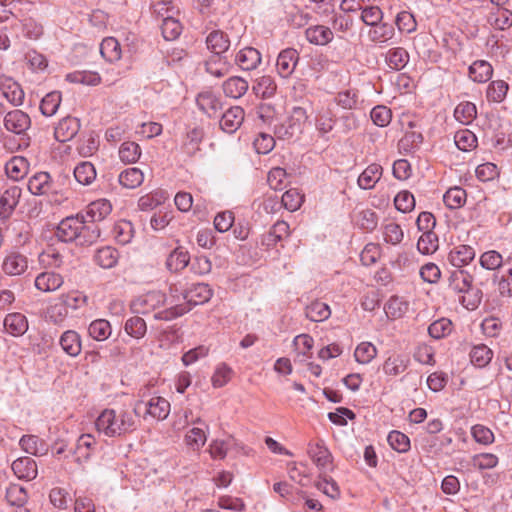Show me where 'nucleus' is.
Masks as SVG:
<instances>
[{
  "label": "nucleus",
  "mask_w": 512,
  "mask_h": 512,
  "mask_svg": "<svg viewBox=\"0 0 512 512\" xmlns=\"http://www.w3.org/2000/svg\"><path fill=\"white\" fill-rule=\"evenodd\" d=\"M135 410L105 409L96 419L99 432L108 437L121 436L136 429Z\"/></svg>",
  "instance_id": "obj_1"
},
{
  "label": "nucleus",
  "mask_w": 512,
  "mask_h": 512,
  "mask_svg": "<svg viewBox=\"0 0 512 512\" xmlns=\"http://www.w3.org/2000/svg\"><path fill=\"white\" fill-rule=\"evenodd\" d=\"M136 415L143 411L144 419L148 417L161 421L168 417L170 413V403L163 397L154 396L147 402L138 401L134 407Z\"/></svg>",
  "instance_id": "obj_2"
},
{
  "label": "nucleus",
  "mask_w": 512,
  "mask_h": 512,
  "mask_svg": "<svg viewBox=\"0 0 512 512\" xmlns=\"http://www.w3.org/2000/svg\"><path fill=\"white\" fill-rule=\"evenodd\" d=\"M185 290L178 287L177 284L170 285L169 292L170 296L167 297V304L170 305L168 309L157 312L154 315L156 320L171 321L177 317L184 315L190 311V306L185 304H179L180 298Z\"/></svg>",
  "instance_id": "obj_3"
},
{
  "label": "nucleus",
  "mask_w": 512,
  "mask_h": 512,
  "mask_svg": "<svg viewBox=\"0 0 512 512\" xmlns=\"http://www.w3.org/2000/svg\"><path fill=\"white\" fill-rule=\"evenodd\" d=\"M167 296L159 290L149 291L134 298L130 303V309L135 314H148L166 304Z\"/></svg>",
  "instance_id": "obj_4"
},
{
  "label": "nucleus",
  "mask_w": 512,
  "mask_h": 512,
  "mask_svg": "<svg viewBox=\"0 0 512 512\" xmlns=\"http://www.w3.org/2000/svg\"><path fill=\"white\" fill-rule=\"evenodd\" d=\"M307 452L321 474L332 470V454L325 446L324 441L319 440L316 443H309Z\"/></svg>",
  "instance_id": "obj_5"
},
{
  "label": "nucleus",
  "mask_w": 512,
  "mask_h": 512,
  "mask_svg": "<svg viewBox=\"0 0 512 512\" xmlns=\"http://www.w3.org/2000/svg\"><path fill=\"white\" fill-rule=\"evenodd\" d=\"M82 219L83 215L81 213L63 219L57 226L56 237L65 243H76Z\"/></svg>",
  "instance_id": "obj_6"
},
{
  "label": "nucleus",
  "mask_w": 512,
  "mask_h": 512,
  "mask_svg": "<svg viewBox=\"0 0 512 512\" xmlns=\"http://www.w3.org/2000/svg\"><path fill=\"white\" fill-rule=\"evenodd\" d=\"M0 90L2 95L13 106H21L24 101L25 93L20 84L12 77L7 75H0Z\"/></svg>",
  "instance_id": "obj_7"
},
{
  "label": "nucleus",
  "mask_w": 512,
  "mask_h": 512,
  "mask_svg": "<svg viewBox=\"0 0 512 512\" xmlns=\"http://www.w3.org/2000/svg\"><path fill=\"white\" fill-rule=\"evenodd\" d=\"M30 126V116L22 110H12L4 117V127L11 133L21 135L25 133Z\"/></svg>",
  "instance_id": "obj_8"
},
{
  "label": "nucleus",
  "mask_w": 512,
  "mask_h": 512,
  "mask_svg": "<svg viewBox=\"0 0 512 512\" xmlns=\"http://www.w3.org/2000/svg\"><path fill=\"white\" fill-rule=\"evenodd\" d=\"M299 53L294 48H286L282 50L276 61V70L280 77L282 78H289L299 61Z\"/></svg>",
  "instance_id": "obj_9"
},
{
  "label": "nucleus",
  "mask_w": 512,
  "mask_h": 512,
  "mask_svg": "<svg viewBox=\"0 0 512 512\" xmlns=\"http://www.w3.org/2000/svg\"><path fill=\"white\" fill-rule=\"evenodd\" d=\"M212 295V289L208 284L196 283L184 291L182 299L186 301V305L190 306L191 309L192 306L209 301Z\"/></svg>",
  "instance_id": "obj_10"
},
{
  "label": "nucleus",
  "mask_w": 512,
  "mask_h": 512,
  "mask_svg": "<svg viewBox=\"0 0 512 512\" xmlns=\"http://www.w3.org/2000/svg\"><path fill=\"white\" fill-rule=\"evenodd\" d=\"M306 118V110L302 107H295L293 109L292 117L288 120V123H282L275 127L274 132L276 136L281 139L291 138L297 131H300V125L296 124V122H300Z\"/></svg>",
  "instance_id": "obj_11"
},
{
  "label": "nucleus",
  "mask_w": 512,
  "mask_h": 512,
  "mask_svg": "<svg viewBox=\"0 0 512 512\" xmlns=\"http://www.w3.org/2000/svg\"><path fill=\"white\" fill-rule=\"evenodd\" d=\"M21 197V188L17 185L8 187L0 195V219H7L10 217L15 207L19 203Z\"/></svg>",
  "instance_id": "obj_12"
},
{
  "label": "nucleus",
  "mask_w": 512,
  "mask_h": 512,
  "mask_svg": "<svg viewBox=\"0 0 512 512\" xmlns=\"http://www.w3.org/2000/svg\"><path fill=\"white\" fill-rule=\"evenodd\" d=\"M28 268V259L19 252H10L2 262V270L6 275L19 276Z\"/></svg>",
  "instance_id": "obj_13"
},
{
  "label": "nucleus",
  "mask_w": 512,
  "mask_h": 512,
  "mask_svg": "<svg viewBox=\"0 0 512 512\" xmlns=\"http://www.w3.org/2000/svg\"><path fill=\"white\" fill-rule=\"evenodd\" d=\"M76 244L81 246H89L98 241L101 236L99 224L93 223L83 216L78 230Z\"/></svg>",
  "instance_id": "obj_14"
},
{
  "label": "nucleus",
  "mask_w": 512,
  "mask_h": 512,
  "mask_svg": "<svg viewBox=\"0 0 512 512\" xmlns=\"http://www.w3.org/2000/svg\"><path fill=\"white\" fill-rule=\"evenodd\" d=\"M244 110L240 106H233L226 110L220 119L221 129L229 134L236 132L244 120Z\"/></svg>",
  "instance_id": "obj_15"
},
{
  "label": "nucleus",
  "mask_w": 512,
  "mask_h": 512,
  "mask_svg": "<svg viewBox=\"0 0 512 512\" xmlns=\"http://www.w3.org/2000/svg\"><path fill=\"white\" fill-rule=\"evenodd\" d=\"M80 129V122L75 117H65L55 127L54 135L57 141L67 142L73 139Z\"/></svg>",
  "instance_id": "obj_16"
},
{
  "label": "nucleus",
  "mask_w": 512,
  "mask_h": 512,
  "mask_svg": "<svg viewBox=\"0 0 512 512\" xmlns=\"http://www.w3.org/2000/svg\"><path fill=\"white\" fill-rule=\"evenodd\" d=\"M260 52L253 47H245L238 51L235 56V63L245 71L256 69L261 63Z\"/></svg>",
  "instance_id": "obj_17"
},
{
  "label": "nucleus",
  "mask_w": 512,
  "mask_h": 512,
  "mask_svg": "<svg viewBox=\"0 0 512 512\" xmlns=\"http://www.w3.org/2000/svg\"><path fill=\"white\" fill-rule=\"evenodd\" d=\"M64 283L62 275L54 271H45L35 278V287L42 292H53L58 290Z\"/></svg>",
  "instance_id": "obj_18"
},
{
  "label": "nucleus",
  "mask_w": 512,
  "mask_h": 512,
  "mask_svg": "<svg viewBox=\"0 0 512 512\" xmlns=\"http://www.w3.org/2000/svg\"><path fill=\"white\" fill-rule=\"evenodd\" d=\"M204 67L205 71L210 75L221 78L229 73L231 64L225 55L212 54L205 60Z\"/></svg>",
  "instance_id": "obj_19"
},
{
  "label": "nucleus",
  "mask_w": 512,
  "mask_h": 512,
  "mask_svg": "<svg viewBox=\"0 0 512 512\" xmlns=\"http://www.w3.org/2000/svg\"><path fill=\"white\" fill-rule=\"evenodd\" d=\"M112 211L111 203L106 199H99L90 203L85 212L81 214L93 223L98 224Z\"/></svg>",
  "instance_id": "obj_20"
},
{
  "label": "nucleus",
  "mask_w": 512,
  "mask_h": 512,
  "mask_svg": "<svg viewBox=\"0 0 512 512\" xmlns=\"http://www.w3.org/2000/svg\"><path fill=\"white\" fill-rule=\"evenodd\" d=\"M473 277L463 269H456L452 271L448 278L449 288L460 296L467 292L470 285H472Z\"/></svg>",
  "instance_id": "obj_21"
},
{
  "label": "nucleus",
  "mask_w": 512,
  "mask_h": 512,
  "mask_svg": "<svg viewBox=\"0 0 512 512\" xmlns=\"http://www.w3.org/2000/svg\"><path fill=\"white\" fill-rule=\"evenodd\" d=\"M4 328L12 336H22L28 330V320L19 312L10 313L4 319Z\"/></svg>",
  "instance_id": "obj_22"
},
{
  "label": "nucleus",
  "mask_w": 512,
  "mask_h": 512,
  "mask_svg": "<svg viewBox=\"0 0 512 512\" xmlns=\"http://www.w3.org/2000/svg\"><path fill=\"white\" fill-rule=\"evenodd\" d=\"M475 257V250L469 245L455 246L448 254V261L458 269L469 264Z\"/></svg>",
  "instance_id": "obj_23"
},
{
  "label": "nucleus",
  "mask_w": 512,
  "mask_h": 512,
  "mask_svg": "<svg viewBox=\"0 0 512 512\" xmlns=\"http://www.w3.org/2000/svg\"><path fill=\"white\" fill-rule=\"evenodd\" d=\"M410 363L407 356L402 354H392L386 358L382 365V370L385 375L396 377L403 373Z\"/></svg>",
  "instance_id": "obj_24"
},
{
  "label": "nucleus",
  "mask_w": 512,
  "mask_h": 512,
  "mask_svg": "<svg viewBox=\"0 0 512 512\" xmlns=\"http://www.w3.org/2000/svg\"><path fill=\"white\" fill-rule=\"evenodd\" d=\"M62 350L71 357H77L82 350L80 335L74 330L65 331L59 339Z\"/></svg>",
  "instance_id": "obj_25"
},
{
  "label": "nucleus",
  "mask_w": 512,
  "mask_h": 512,
  "mask_svg": "<svg viewBox=\"0 0 512 512\" xmlns=\"http://www.w3.org/2000/svg\"><path fill=\"white\" fill-rule=\"evenodd\" d=\"M12 470L19 479L32 480L37 476L36 462L30 457H21L12 463Z\"/></svg>",
  "instance_id": "obj_26"
},
{
  "label": "nucleus",
  "mask_w": 512,
  "mask_h": 512,
  "mask_svg": "<svg viewBox=\"0 0 512 512\" xmlns=\"http://www.w3.org/2000/svg\"><path fill=\"white\" fill-rule=\"evenodd\" d=\"M96 440L91 434L81 435L74 450L75 459L81 463L87 461L95 450Z\"/></svg>",
  "instance_id": "obj_27"
},
{
  "label": "nucleus",
  "mask_w": 512,
  "mask_h": 512,
  "mask_svg": "<svg viewBox=\"0 0 512 512\" xmlns=\"http://www.w3.org/2000/svg\"><path fill=\"white\" fill-rule=\"evenodd\" d=\"M206 44L212 54L224 55L230 47V39L223 31L214 30L206 37Z\"/></svg>",
  "instance_id": "obj_28"
},
{
  "label": "nucleus",
  "mask_w": 512,
  "mask_h": 512,
  "mask_svg": "<svg viewBox=\"0 0 512 512\" xmlns=\"http://www.w3.org/2000/svg\"><path fill=\"white\" fill-rule=\"evenodd\" d=\"M196 103L199 109L208 117H215L217 112L221 109L220 100L212 92H201L196 98Z\"/></svg>",
  "instance_id": "obj_29"
},
{
  "label": "nucleus",
  "mask_w": 512,
  "mask_h": 512,
  "mask_svg": "<svg viewBox=\"0 0 512 512\" xmlns=\"http://www.w3.org/2000/svg\"><path fill=\"white\" fill-rule=\"evenodd\" d=\"M28 170L29 163L27 159L22 156L12 157L5 165L7 176L14 181L23 179L27 175Z\"/></svg>",
  "instance_id": "obj_30"
},
{
  "label": "nucleus",
  "mask_w": 512,
  "mask_h": 512,
  "mask_svg": "<svg viewBox=\"0 0 512 512\" xmlns=\"http://www.w3.org/2000/svg\"><path fill=\"white\" fill-rule=\"evenodd\" d=\"M28 189L34 195H44L52 191L50 174L39 172L34 174L28 181Z\"/></svg>",
  "instance_id": "obj_31"
},
{
  "label": "nucleus",
  "mask_w": 512,
  "mask_h": 512,
  "mask_svg": "<svg viewBox=\"0 0 512 512\" xmlns=\"http://www.w3.org/2000/svg\"><path fill=\"white\" fill-rule=\"evenodd\" d=\"M306 39L315 45H327L333 40V32L324 25H315L306 29Z\"/></svg>",
  "instance_id": "obj_32"
},
{
  "label": "nucleus",
  "mask_w": 512,
  "mask_h": 512,
  "mask_svg": "<svg viewBox=\"0 0 512 512\" xmlns=\"http://www.w3.org/2000/svg\"><path fill=\"white\" fill-rule=\"evenodd\" d=\"M252 90L257 97L269 99L276 94L277 84L272 76L263 75L255 80Z\"/></svg>",
  "instance_id": "obj_33"
},
{
  "label": "nucleus",
  "mask_w": 512,
  "mask_h": 512,
  "mask_svg": "<svg viewBox=\"0 0 512 512\" xmlns=\"http://www.w3.org/2000/svg\"><path fill=\"white\" fill-rule=\"evenodd\" d=\"M21 448L34 456L45 455L48 451L46 442L35 435H24L19 441Z\"/></svg>",
  "instance_id": "obj_34"
},
{
  "label": "nucleus",
  "mask_w": 512,
  "mask_h": 512,
  "mask_svg": "<svg viewBox=\"0 0 512 512\" xmlns=\"http://www.w3.org/2000/svg\"><path fill=\"white\" fill-rule=\"evenodd\" d=\"M493 74L492 65L485 60H476L469 66V77L478 83H485Z\"/></svg>",
  "instance_id": "obj_35"
},
{
  "label": "nucleus",
  "mask_w": 512,
  "mask_h": 512,
  "mask_svg": "<svg viewBox=\"0 0 512 512\" xmlns=\"http://www.w3.org/2000/svg\"><path fill=\"white\" fill-rule=\"evenodd\" d=\"M222 87L226 96L238 99L247 92L249 84L244 78L233 76L228 78Z\"/></svg>",
  "instance_id": "obj_36"
},
{
  "label": "nucleus",
  "mask_w": 512,
  "mask_h": 512,
  "mask_svg": "<svg viewBox=\"0 0 512 512\" xmlns=\"http://www.w3.org/2000/svg\"><path fill=\"white\" fill-rule=\"evenodd\" d=\"M100 53L106 61L110 63L117 62L122 56L120 43L114 37H106L100 44Z\"/></svg>",
  "instance_id": "obj_37"
},
{
  "label": "nucleus",
  "mask_w": 512,
  "mask_h": 512,
  "mask_svg": "<svg viewBox=\"0 0 512 512\" xmlns=\"http://www.w3.org/2000/svg\"><path fill=\"white\" fill-rule=\"evenodd\" d=\"M70 316L65 305L58 297L54 303L50 304L45 311L46 321L54 325H63L66 319Z\"/></svg>",
  "instance_id": "obj_38"
},
{
  "label": "nucleus",
  "mask_w": 512,
  "mask_h": 512,
  "mask_svg": "<svg viewBox=\"0 0 512 512\" xmlns=\"http://www.w3.org/2000/svg\"><path fill=\"white\" fill-rule=\"evenodd\" d=\"M382 167L379 164L369 165L358 177V185L360 188L368 190L372 189L382 176Z\"/></svg>",
  "instance_id": "obj_39"
},
{
  "label": "nucleus",
  "mask_w": 512,
  "mask_h": 512,
  "mask_svg": "<svg viewBox=\"0 0 512 512\" xmlns=\"http://www.w3.org/2000/svg\"><path fill=\"white\" fill-rule=\"evenodd\" d=\"M144 181V173L136 167L123 170L118 176L119 184L127 189H135Z\"/></svg>",
  "instance_id": "obj_40"
},
{
  "label": "nucleus",
  "mask_w": 512,
  "mask_h": 512,
  "mask_svg": "<svg viewBox=\"0 0 512 512\" xmlns=\"http://www.w3.org/2000/svg\"><path fill=\"white\" fill-rule=\"evenodd\" d=\"M388 66L396 71L402 70L409 62V53L403 47L391 48L385 56Z\"/></svg>",
  "instance_id": "obj_41"
},
{
  "label": "nucleus",
  "mask_w": 512,
  "mask_h": 512,
  "mask_svg": "<svg viewBox=\"0 0 512 512\" xmlns=\"http://www.w3.org/2000/svg\"><path fill=\"white\" fill-rule=\"evenodd\" d=\"M59 298L70 314L85 307L88 302V297L77 290L61 294Z\"/></svg>",
  "instance_id": "obj_42"
},
{
  "label": "nucleus",
  "mask_w": 512,
  "mask_h": 512,
  "mask_svg": "<svg viewBox=\"0 0 512 512\" xmlns=\"http://www.w3.org/2000/svg\"><path fill=\"white\" fill-rule=\"evenodd\" d=\"M119 259L118 251L110 246L98 249L94 255V261L104 269L113 268Z\"/></svg>",
  "instance_id": "obj_43"
},
{
  "label": "nucleus",
  "mask_w": 512,
  "mask_h": 512,
  "mask_svg": "<svg viewBox=\"0 0 512 512\" xmlns=\"http://www.w3.org/2000/svg\"><path fill=\"white\" fill-rule=\"evenodd\" d=\"M97 173L95 166L88 161L80 162L74 168V177L76 181L84 186L92 184L96 179Z\"/></svg>",
  "instance_id": "obj_44"
},
{
  "label": "nucleus",
  "mask_w": 512,
  "mask_h": 512,
  "mask_svg": "<svg viewBox=\"0 0 512 512\" xmlns=\"http://www.w3.org/2000/svg\"><path fill=\"white\" fill-rule=\"evenodd\" d=\"M306 317L313 322H322L331 315L330 307L321 301H313L305 308Z\"/></svg>",
  "instance_id": "obj_45"
},
{
  "label": "nucleus",
  "mask_w": 512,
  "mask_h": 512,
  "mask_svg": "<svg viewBox=\"0 0 512 512\" xmlns=\"http://www.w3.org/2000/svg\"><path fill=\"white\" fill-rule=\"evenodd\" d=\"M476 116V105L469 101L460 102L454 110L455 119L464 125L471 124L476 118Z\"/></svg>",
  "instance_id": "obj_46"
},
{
  "label": "nucleus",
  "mask_w": 512,
  "mask_h": 512,
  "mask_svg": "<svg viewBox=\"0 0 512 512\" xmlns=\"http://www.w3.org/2000/svg\"><path fill=\"white\" fill-rule=\"evenodd\" d=\"M385 313L388 318H402L409 309V303L398 296L391 297L385 304Z\"/></svg>",
  "instance_id": "obj_47"
},
{
  "label": "nucleus",
  "mask_w": 512,
  "mask_h": 512,
  "mask_svg": "<svg viewBox=\"0 0 512 512\" xmlns=\"http://www.w3.org/2000/svg\"><path fill=\"white\" fill-rule=\"evenodd\" d=\"M466 197V191L459 186H455L445 192L443 201L449 209L453 210L462 207L466 202Z\"/></svg>",
  "instance_id": "obj_48"
},
{
  "label": "nucleus",
  "mask_w": 512,
  "mask_h": 512,
  "mask_svg": "<svg viewBox=\"0 0 512 512\" xmlns=\"http://www.w3.org/2000/svg\"><path fill=\"white\" fill-rule=\"evenodd\" d=\"M190 257L188 252L179 248L170 253L166 260V267L171 272H179L189 264Z\"/></svg>",
  "instance_id": "obj_49"
},
{
  "label": "nucleus",
  "mask_w": 512,
  "mask_h": 512,
  "mask_svg": "<svg viewBox=\"0 0 512 512\" xmlns=\"http://www.w3.org/2000/svg\"><path fill=\"white\" fill-rule=\"evenodd\" d=\"M234 446H236V441L231 436L225 440H213L209 445V453L213 459L222 460Z\"/></svg>",
  "instance_id": "obj_50"
},
{
  "label": "nucleus",
  "mask_w": 512,
  "mask_h": 512,
  "mask_svg": "<svg viewBox=\"0 0 512 512\" xmlns=\"http://www.w3.org/2000/svg\"><path fill=\"white\" fill-rule=\"evenodd\" d=\"M70 83L96 86L101 82V77L94 71H75L66 75Z\"/></svg>",
  "instance_id": "obj_51"
},
{
  "label": "nucleus",
  "mask_w": 512,
  "mask_h": 512,
  "mask_svg": "<svg viewBox=\"0 0 512 512\" xmlns=\"http://www.w3.org/2000/svg\"><path fill=\"white\" fill-rule=\"evenodd\" d=\"M493 352L484 344L476 345L470 351L471 363L479 368L485 367L490 363Z\"/></svg>",
  "instance_id": "obj_52"
},
{
  "label": "nucleus",
  "mask_w": 512,
  "mask_h": 512,
  "mask_svg": "<svg viewBox=\"0 0 512 512\" xmlns=\"http://www.w3.org/2000/svg\"><path fill=\"white\" fill-rule=\"evenodd\" d=\"M140 156L141 148L136 142L126 141L121 144L119 148V158L123 163H135Z\"/></svg>",
  "instance_id": "obj_53"
},
{
  "label": "nucleus",
  "mask_w": 512,
  "mask_h": 512,
  "mask_svg": "<svg viewBox=\"0 0 512 512\" xmlns=\"http://www.w3.org/2000/svg\"><path fill=\"white\" fill-rule=\"evenodd\" d=\"M454 142L458 149L468 152L477 146V137L472 131L462 129L455 133Z\"/></svg>",
  "instance_id": "obj_54"
},
{
  "label": "nucleus",
  "mask_w": 512,
  "mask_h": 512,
  "mask_svg": "<svg viewBox=\"0 0 512 512\" xmlns=\"http://www.w3.org/2000/svg\"><path fill=\"white\" fill-rule=\"evenodd\" d=\"M438 247L439 240L435 232L422 233L417 242V249L423 255L433 254L437 251Z\"/></svg>",
  "instance_id": "obj_55"
},
{
  "label": "nucleus",
  "mask_w": 512,
  "mask_h": 512,
  "mask_svg": "<svg viewBox=\"0 0 512 512\" xmlns=\"http://www.w3.org/2000/svg\"><path fill=\"white\" fill-rule=\"evenodd\" d=\"M467 292L458 296L459 302L468 310H475L482 301L483 293L481 289L470 285Z\"/></svg>",
  "instance_id": "obj_56"
},
{
  "label": "nucleus",
  "mask_w": 512,
  "mask_h": 512,
  "mask_svg": "<svg viewBox=\"0 0 512 512\" xmlns=\"http://www.w3.org/2000/svg\"><path fill=\"white\" fill-rule=\"evenodd\" d=\"M28 499L26 489L19 484H10L6 489V500L12 506L21 507Z\"/></svg>",
  "instance_id": "obj_57"
},
{
  "label": "nucleus",
  "mask_w": 512,
  "mask_h": 512,
  "mask_svg": "<svg viewBox=\"0 0 512 512\" xmlns=\"http://www.w3.org/2000/svg\"><path fill=\"white\" fill-rule=\"evenodd\" d=\"M88 332L93 339L104 341L111 335V325L105 319H97L91 322Z\"/></svg>",
  "instance_id": "obj_58"
},
{
  "label": "nucleus",
  "mask_w": 512,
  "mask_h": 512,
  "mask_svg": "<svg viewBox=\"0 0 512 512\" xmlns=\"http://www.w3.org/2000/svg\"><path fill=\"white\" fill-rule=\"evenodd\" d=\"M372 27L373 29L369 31V38L375 43H385L392 39L395 34L394 27L388 23L377 24Z\"/></svg>",
  "instance_id": "obj_59"
},
{
  "label": "nucleus",
  "mask_w": 512,
  "mask_h": 512,
  "mask_svg": "<svg viewBox=\"0 0 512 512\" xmlns=\"http://www.w3.org/2000/svg\"><path fill=\"white\" fill-rule=\"evenodd\" d=\"M61 103V93L52 91L45 95L40 103V111L44 116H53Z\"/></svg>",
  "instance_id": "obj_60"
},
{
  "label": "nucleus",
  "mask_w": 512,
  "mask_h": 512,
  "mask_svg": "<svg viewBox=\"0 0 512 512\" xmlns=\"http://www.w3.org/2000/svg\"><path fill=\"white\" fill-rule=\"evenodd\" d=\"M335 124L334 116L328 109H321L316 115L315 126L321 136L332 131Z\"/></svg>",
  "instance_id": "obj_61"
},
{
  "label": "nucleus",
  "mask_w": 512,
  "mask_h": 512,
  "mask_svg": "<svg viewBox=\"0 0 512 512\" xmlns=\"http://www.w3.org/2000/svg\"><path fill=\"white\" fill-rule=\"evenodd\" d=\"M124 329L131 337L135 339H141L146 334L147 325L143 318L139 316H133L126 320Z\"/></svg>",
  "instance_id": "obj_62"
},
{
  "label": "nucleus",
  "mask_w": 512,
  "mask_h": 512,
  "mask_svg": "<svg viewBox=\"0 0 512 512\" xmlns=\"http://www.w3.org/2000/svg\"><path fill=\"white\" fill-rule=\"evenodd\" d=\"M377 355V348L370 342L360 343L355 351V360L360 364L370 363Z\"/></svg>",
  "instance_id": "obj_63"
},
{
  "label": "nucleus",
  "mask_w": 512,
  "mask_h": 512,
  "mask_svg": "<svg viewBox=\"0 0 512 512\" xmlns=\"http://www.w3.org/2000/svg\"><path fill=\"white\" fill-rule=\"evenodd\" d=\"M452 331V322L447 318H440L432 322L428 327L429 335L434 339L448 336Z\"/></svg>",
  "instance_id": "obj_64"
}]
</instances>
